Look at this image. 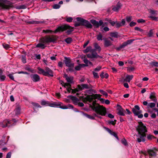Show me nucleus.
I'll list each match as a JSON object with an SVG mask.
<instances>
[{
    "mask_svg": "<svg viewBox=\"0 0 158 158\" xmlns=\"http://www.w3.org/2000/svg\"><path fill=\"white\" fill-rule=\"evenodd\" d=\"M96 101H93L92 102V104L90 105L89 106L97 114L102 116H105L106 113V110L105 108L98 104L96 106Z\"/></svg>",
    "mask_w": 158,
    "mask_h": 158,
    "instance_id": "obj_1",
    "label": "nucleus"
},
{
    "mask_svg": "<svg viewBox=\"0 0 158 158\" xmlns=\"http://www.w3.org/2000/svg\"><path fill=\"white\" fill-rule=\"evenodd\" d=\"M89 52H91L87 54V56L89 58H102V57L98 55L97 53L96 52H95V49H93L92 47L91 46L87 47L86 49L84 50V53H87Z\"/></svg>",
    "mask_w": 158,
    "mask_h": 158,
    "instance_id": "obj_2",
    "label": "nucleus"
},
{
    "mask_svg": "<svg viewBox=\"0 0 158 158\" xmlns=\"http://www.w3.org/2000/svg\"><path fill=\"white\" fill-rule=\"evenodd\" d=\"M76 19L78 22L80 23H74L75 27H77L80 25H82L85 26L88 28H91L92 27V24L88 21L79 17H77Z\"/></svg>",
    "mask_w": 158,
    "mask_h": 158,
    "instance_id": "obj_3",
    "label": "nucleus"
},
{
    "mask_svg": "<svg viewBox=\"0 0 158 158\" xmlns=\"http://www.w3.org/2000/svg\"><path fill=\"white\" fill-rule=\"evenodd\" d=\"M37 69L39 74H42L46 76H53L52 71L48 67H46L45 70L39 67L37 68Z\"/></svg>",
    "mask_w": 158,
    "mask_h": 158,
    "instance_id": "obj_4",
    "label": "nucleus"
},
{
    "mask_svg": "<svg viewBox=\"0 0 158 158\" xmlns=\"http://www.w3.org/2000/svg\"><path fill=\"white\" fill-rule=\"evenodd\" d=\"M66 30H67L66 32V33L68 35H70L73 31L74 29L73 27H72L69 26L67 25L61 26L59 27L54 31V32L56 33L59 31H63Z\"/></svg>",
    "mask_w": 158,
    "mask_h": 158,
    "instance_id": "obj_5",
    "label": "nucleus"
},
{
    "mask_svg": "<svg viewBox=\"0 0 158 158\" xmlns=\"http://www.w3.org/2000/svg\"><path fill=\"white\" fill-rule=\"evenodd\" d=\"M18 121V120L15 118L12 119L11 120L5 119L0 124V126L3 128H4L6 127H9L11 126H15L16 124V123Z\"/></svg>",
    "mask_w": 158,
    "mask_h": 158,
    "instance_id": "obj_6",
    "label": "nucleus"
},
{
    "mask_svg": "<svg viewBox=\"0 0 158 158\" xmlns=\"http://www.w3.org/2000/svg\"><path fill=\"white\" fill-rule=\"evenodd\" d=\"M41 41L44 44L54 43L56 40V38L54 35H46L40 39Z\"/></svg>",
    "mask_w": 158,
    "mask_h": 158,
    "instance_id": "obj_7",
    "label": "nucleus"
},
{
    "mask_svg": "<svg viewBox=\"0 0 158 158\" xmlns=\"http://www.w3.org/2000/svg\"><path fill=\"white\" fill-rule=\"evenodd\" d=\"M41 104L42 106H49L54 107H58L60 105L59 102H51L48 101H46L44 100H42L41 102Z\"/></svg>",
    "mask_w": 158,
    "mask_h": 158,
    "instance_id": "obj_8",
    "label": "nucleus"
},
{
    "mask_svg": "<svg viewBox=\"0 0 158 158\" xmlns=\"http://www.w3.org/2000/svg\"><path fill=\"white\" fill-rule=\"evenodd\" d=\"M64 60L65 65L69 68L68 70L70 72L74 71V63L71 62V60L69 57H65Z\"/></svg>",
    "mask_w": 158,
    "mask_h": 158,
    "instance_id": "obj_9",
    "label": "nucleus"
},
{
    "mask_svg": "<svg viewBox=\"0 0 158 158\" xmlns=\"http://www.w3.org/2000/svg\"><path fill=\"white\" fill-rule=\"evenodd\" d=\"M136 129L138 131V134H146L148 131L146 126L143 124L142 122H139V125L137 126Z\"/></svg>",
    "mask_w": 158,
    "mask_h": 158,
    "instance_id": "obj_10",
    "label": "nucleus"
},
{
    "mask_svg": "<svg viewBox=\"0 0 158 158\" xmlns=\"http://www.w3.org/2000/svg\"><path fill=\"white\" fill-rule=\"evenodd\" d=\"M132 111L135 115L137 116L138 118H142L143 117V115L141 114L142 111L140 110V107L138 106H135L134 108L132 109Z\"/></svg>",
    "mask_w": 158,
    "mask_h": 158,
    "instance_id": "obj_11",
    "label": "nucleus"
},
{
    "mask_svg": "<svg viewBox=\"0 0 158 158\" xmlns=\"http://www.w3.org/2000/svg\"><path fill=\"white\" fill-rule=\"evenodd\" d=\"M12 3L10 1L6 0H0V7L6 9H9L11 6Z\"/></svg>",
    "mask_w": 158,
    "mask_h": 158,
    "instance_id": "obj_12",
    "label": "nucleus"
},
{
    "mask_svg": "<svg viewBox=\"0 0 158 158\" xmlns=\"http://www.w3.org/2000/svg\"><path fill=\"white\" fill-rule=\"evenodd\" d=\"M91 22L96 28L98 27L99 26H101L103 23V22L102 20H100L98 22L95 20H91Z\"/></svg>",
    "mask_w": 158,
    "mask_h": 158,
    "instance_id": "obj_13",
    "label": "nucleus"
},
{
    "mask_svg": "<svg viewBox=\"0 0 158 158\" xmlns=\"http://www.w3.org/2000/svg\"><path fill=\"white\" fill-rule=\"evenodd\" d=\"M30 77L34 82H38L40 79V76L37 74H31L30 75Z\"/></svg>",
    "mask_w": 158,
    "mask_h": 158,
    "instance_id": "obj_14",
    "label": "nucleus"
},
{
    "mask_svg": "<svg viewBox=\"0 0 158 158\" xmlns=\"http://www.w3.org/2000/svg\"><path fill=\"white\" fill-rule=\"evenodd\" d=\"M20 108L19 106H18L15 110L14 112L11 113L12 115V117H15L16 116H17L20 114Z\"/></svg>",
    "mask_w": 158,
    "mask_h": 158,
    "instance_id": "obj_15",
    "label": "nucleus"
},
{
    "mask_svg": "<svg viewBox=\"0 0 158 158\" xmlns=\"http://www.w3.org/2000/svg\"><path fill=\"white\" fill-rule=\"evenodd\" d=\"M140 135L139 138H137V140L139 143L141 142H144L145 141V137L146 136V134L144 133L139 134Z\"/></svg>",
    "mask_w": 158,
    "mask_h": 158,
    "instance_id": "obj_16",
    "label": "nucleus"
},
{
    "mask_svg": "<svg viewBox=\"0 0 158 158\" xmlns=\"http://www.w3.org/2000/svg\"><path fill=\"white\" fill-rule=\"evenodd\" d=\"M105 129L107 131L110 135L114 136L117 139H119L117 134L114 131H113L109 128L106 127H104Z\"/></svg>",
    "mask_w": 158,
    "mask_h": 158,
    "instance_id": "obj_17",
    "label": "nucleus"
},
{
    "mask_svg": "<svg viewBox=\"0 0 158 158\" xmlns=\"http://www.w3.org/2000/svg\"><path fill=\"white\" fill-rule=\"evenodd\" d=\"M92 98H93V100L94 99H95L97 98H98L99 100L101 102H103L105 100V99L102 98H101V95L99 94H93L91 95Z\"/></svg>",
    "mask_w": 158,
    "mask_h": 158,
    "instance_id": "obj_18",
    "label": "nucleus"
},
{
    "mask_svg": "<svg viewBox=\"0 0 158 158\" xmlns=\"http://www.w3.org/2000/svg\"><path fill=\"white\" fill-rule=\"evenodd\" d=\"M89 85L90 84H82L81 85H78V87L80 90H82L85 89H89V88L91 87H89Z\"/></svg>",
    "mask_w": 158,
    "mask_h": 158,
    "instance_id": "obj_19",
    "label": "nucleus"
},
{
    "mask_svg": "<svg viewBox=\"0 0 158 158\" xmlns=\"http://www.w3.org/2000/svg\"><path fill=\"white\" fill-rule=\"evenodd\" d=\"M64 78H65V79L67 81V82L69 83L72 84L73 83V77H69L68 75L66 74H65L64 75Z\"/></svg>",
    "mask_w": 158,
    "mask_h": 158,
    "instance_id": "obj_20",
    "label": "nucleus"
},
{
    "mask_svg": "<svg viewBox=\"0 0 158 158\" xmlns=\"http://www.w3.org/2000/svg\"><path fill=\"white\" fill-rule=\"evenodd\" d=\"M103 40L104 42V45L105 47H107L112 45V43L110 40H108L107 38H105Z\"/></svg>",
    "mask_w": 158,
    "mask_h": 158,
    "instance_id": "obj_21",
    "label": "nucleus"
},
{
    "mask_svg": "<svg viewBox=\"0 0 158 158\" xmlns=\"http://www.w3.org/2000/svg\"><path fill=\"white\" fill-rule=\"evenodd\" d=\"M26 23L29 24H38L44 23V21H28L26 20L25 21Z\"/></svg>",
    "mask_w": 158,
    "mask_h": 158,
    "instance_id": "obj_22",
    "label": "nucleus"
},
{
    "mask_svg": "<svg viewBox=\"0 0 158 158\" xmlns=\"http://www.w3.org/2000/svg\"><path fill=\"white\" fill-rule=\"evenodd\" d=\"M122 6L120 3L118 2L116 5L112 8V10L114 11L117 12L121 8Z\"/></svg>",
    "mask_w": 158,
    "mask_h": 158,
    "instance_id": "obj_23",
    "label": "nucleus"
},
{
    "mask_svg": "<svg viewBox=\"0 0 158 158\" xmlns=\"http://www.w3.org/2000/svg\"><path fill=\"white\" fill-rule=\"evenodd\" d=\"M59 102L60 103V105L58 107L61 109H73V106L70 104H69L67 106H61V103L60 102Z\"/></svg>",
    "mask_w": 158,
    "mask_h": 158,
    "instance_id": "obj_24",
    "label": "nucleus"
},
{
    "mask_svg": "<svg viewBox=\"0 0 158 158\" xmlns=\"http://www.w3.org/2000/svg\"><path fill=\"white\" fill-rule=\"evenodd\" d=\"M6 76L3 73V71L2 69H0V80L1 81H4L6 78Z\"/></svg>",
    "mask_w": 158,
    "mask_h": 158,
    "instance_id": "obj_25",
    "label": "nucleus"
},
{
    "mask_svg": "<svg viewBox=\"0 0 158 158\" xmlns=\"http://www.w3.org/2000/svg\"><path fill=\"white\" fill-rule=\"evenodd\" d=\"M93 45L94 48V49H95V52H96V51H98V52L99 53L101 50V47L97 43H94L93 44Z\"/></svg>",
    "mask_w": 158,
    "mask_h": 158,
    "instance_id": "obj_26",
    "label": "nucleus"
},
{
    "mask_svg": "<svg viewBox=\"0 0 158 158\" xmlns=\"http://www.w3.org/2000/svg\"><path fill=\"white\" fill-rule=\"evenodd\" d=\"M118 112L117 114L118 115L123 116H124L125 115V111L121 107L120 108L118 109Z\"/></svg>",
    "mask_w": 158,
    "mask_h": 158,
    "instance_id": "obj_27",
    "label": "nucleus"
},
{
    "mask_svg": "<svg viewBox=\"0 0 158 158\" xmlns=\"http://www.w3.org/2000/svg\"><path fill=\"white\" fill-rule=\"evenodd\" d=\"M93 100V98H92L91 95H87L84 99V101H88L89 102H91Z\"/></svg>",
    "mask_w": 158,
    "mask_h": 158,
    "instance_id": "obj_28",
    "label": "nucleus"
},
{
    "mask_svg": "<svg viewBox=\"0 0 158 158\" xmlns=\"http://www.w3.org/2000/svg\"><path fill=\"white\" fill-rule=\"evenodd\" d=\"M69 97H71V98L75 104L77 105L78 104L79 101V100L78 98L75 96H70Z\"/></svg>",
    "mask_w": 158,
    "mask_h": 158,
    "instance_id": "obj_29",
    "label": "nucleus"
},
{
    "mask_svg": "<svg viewBox=\"0 0 158 158\" xmlns=\"http://www.w3.org/2000/svg\"><path fill=\"white\" fill-rule=\"evenodd\" d=\"M83 61L85 64V66H88L89 65H93V64L92 63L88 60L86 58H84Z\"/></svg>",
    "mask_w": 158,
    "mask_h": 158,
    "instance_id": "obj_30",
    "label": "nucleus"
},
{
    "mask_svg": "<svg viewBox=\"0 0 158 158\" xmlns=\"http://www.w3.org/2000/svg\"><path fill=\"white\" fill-rule=\"evenodd\" d=\"M149 98L154 102H156L157 101V99L156 98L155 94L154 93H151Z\"/></svg>",
    "mask_w": 158,
    "mask_h": 158,
    "instance_id": "obj_31",
    "label": "nucleus"
},
{
    "mask_svg": "<svg viewBox=\"0 0 158 158\" xmlns=\"http://www.w3.org/2000/svg\"><path fill=\"white\" fill-rule=\"evenodd\" d=\"M127 46L126 43L125 42L123 43L119 47L116 48L115 49L117 51H119L121 49L124 48Z\"/></svg>",
    "mask_w": 158,
    "mask_h": 158,
    "instance_id": "obj_32",
    "label": "nucleus"
},
{
    "mask_svg": "<svg viewBox=\"0 0 158 158\" xmlns=\"http://www.w3.org/2000/svg\"><path fill=\"white\" fill-rule=\"evenodd\" d=\"M133 76L131 75H127L126 76L125 79H124L125 81H126L129 82L133 78Z\"/></svg>",
    "mask_w": 158,
    "mask_h": 158,
    "instance_id": "obj_33",
    "label": "nucleus"
},
{
    "mask_svg": "<svg viewBox=\"0 0 158 158\" xmlns=\"http://www.w3.org/2000/svg\"><path fill=\"white\" fill-rule=\"evenodd\" d=\"M5 136H3L2 137V139L0 140V145L1 146H3L6 143L5 141Z\"/></svg>",
    "mask_w": 158,
    "mask_h": 158,
    "instance_id": "obj_34",
    "label": "nucleus"
},
{
    "mask_svg": "<svg viewBox=\"0 0 158 158\" xmlns=\"http://www.w3.org/2000/svg\"><path fill=\"white\" fill-rule=\"evenodd\" d=\"M148 154L150 156H154L156 155V153L153 150L149 149L148 151Z\"/></svg>",
    "mask_w": 158,
    "mask_h": 158,
    "instance_id": "obj_35",
    "label": "nucleus"
},
{
    "mask_svg": "<svg viewBox=\"0 0 158 158\" xmlns=\"http://www.w3.org/2000/svg\"><path fill=\"white\" fill-rule=\"evenodd\" d=\"M110 36L112 37L118 38V33L117 32H110Z\"/></svg>",
    "mask_w": 158,
    "mask_h": 158,
    "instance_id": "obj_36",
    "label": "nucleus"
},
{
    "mask_svg": "<svg viewBox=\"0 0 158 158\" xmlns=\"http://www.w3.org/2000/svg\"><path fill=\"white\" fill-rule=\"evenodd\" d=\"M147 138L148 140H151L153 139H156V137L150 134H149L147 135Z\"/></svg>",
    "mask_w": 158,
    "mask_h": 158,
    "instance_id": "obj_37",
    "label": "nucleus"
},
{
    "mask_svg": "<svg viewBox=\"0 0 158 158\" xmlns=\"http://www.w3.org/2000/svg\"><path fill=\"white\" fill-rule=\"evenodd\" d=\"M91 87L89 88V90L88 91L89 92H92V93H94L95 94L97 93V91L96 90L92 89V88H94L93 86L91 85L90 84V85L89 87Z\"/></svg>",
    "mask_w": 158,
    "mask_h": 158,
    "instance_id": "obj_38",
    "label": "nucleus"
},
{
    "mask_svg": "<svg viewBox=\"0 0 158 158\" xmlns=\"http://www.w3.org/2000/svg\"><path fill=\"white\" fill-rule=\"evenodd\" d=\"M83 114L84 116H86L87 118L91 119L94 120L95 119V117L94 116H92L89 115L86 113H84Z\"/></svg>",
    "mask_w": 158,
    "mask_h": 158,
    "instance_id": "obj_39",
    "label": "nucleus"
},
{
    "mask_svg": "<svg viewBox=\"0 0 158 158\" xmlns=\"http://www.w3.org/2000/svg\"><path fill=\"white\" fill-rule=\"evenodd\" d=\"M116 120L114 119V121L113 120H108L107 121V122L108 124L109 125H112L114 126L116 123Z\"/></svg>",
    "mask_w": 158,
    "mask_h": 158,
    "instance_id": "obj_40",
    "label": "nucleus"
},
{
    "mask_svg": "<svg viewBox=\"0 0 158 158\" xmlns=\"http://www.w3.org/2000/svg\"><path fill=\"white\" fill-rule=\"evenodd\" d=\"M36 47L38 48H41L42 49H44L46 47V46H45L44 44L42 43H40L37 44Z\"/></svg>",
    "mask_w": 158,
    "mask_h": 158,
    "instance_id": "obj_41",
    "label": "nucleus"
},
{
    "mask_svg": "<svg viewBox=\"0 0 158 158\" xmlns=\"http://www.w3.org/2000/svg\"><path fill=\"white\" fill-rule=\"evenodd\" d=\"M157 11L156 10H153L150 9L149 10V13L151 15H157Z\"/></svg>",
    "mask_w": 158,
    "mask_h": 158,
    "instance_id": "obj_42",
    "label": "nucleus"
},
{
    "mask_svg": "<svg viewBox=\"0 0 158 158\" xmlns=\"http://www.w3.org/2000/svg\"><path fill=\"white\" fill-rule=\"evenodd\" d=\"M80 91H81V90H80V89L78 88V85L77 86V88L75 89H72V91H71V92L72 93L75 94L77 92H78Z\"/></svg>",
    "mask_w": 158,
    "mask_h": 158,
    "instance_id": "obj_43",
    "label": "nucleus"
},
{
    "mask_svg": "<svg viewBox=\"0 0 158 158\" xmlns=\"http://www.w3.org/2000/svg\"><path fill=\"white\" fill-rule=\"evenodd\" d=\"M65 41L67 44H70L73 41V40L71 38L69 37L65 39Z\"/></svg>",
    "mask_w": 158,
    "mask_h": 158,
    "instance_id": "obj_44",
    "label": "nucleus"
},
{
    "mask_svg": "<svg viewBox=\"0 0 158 158\" xmlns=\"http://www.w3.org/2000/svg\"><path fill=\"white\" fill-rule=\"evenodd\" d=\"M99 91L103 95H104L106 97L108 96V94L106 92L102 89L99 90Z\"/></svg>",
    "mask_w": 158,
    "mask_h": 158,
    "instance_id": "obj_45",
    "label": "nucleus"
},
{
    "mask_svg": "<svg viewBox=\"0 0 158 158\" xmlns=\"http://www.w3.org/2000/svg\"><path fill=\"white\" fill-rule=\"evenodd\" d=\"M156 104L154 103L151 102L148 104V107H150L151 108L154 107L155 106Z\"/></svg>",
    "mask_w": 158,
    "mask_h": 158,
    "instance_id": "obj_46",
    "label": "nucleus"
},
{
    "mask_svg": "<svg viewBox=\"0 0 158 158\" xmlns=\"http://www.w3.org/2000/svg\"><path fill=\"white\" fill-rule=\"evenodd\" d=\"M31 104L34 106L38 108H41V106L38 103L34 102H32Z\"/></svg>",
    "mask_w": 158,
    "mask_h": 158,
    "instance_id": "obj_47",
    "label": "nucleus"
},
{
    "mask_svg": "<svg viewBox=\"0 0 158 158\" xmlns=\"http://www.w3.org/2000/svg\"><path fill=\"white\" fill-rule=\"evenodd\" d=\"M21 60L23 63H25L26 62V57L25 56L22 55Z\"/></svg>",
    "mask_w": 158,
    "mask_h": 158,
    "instance_id": "obj_48",
    "label": "nucleus"
},
{
    "mask_svg": "<svg viewBox=\"0 0 158 158\" xmlns=\"http://www.w3.org/2000/svg\"><path fill=\"white\" fill-rule=\"evenodd\" d=\"M102 35L100 33L97 35V39L98 41L102 40Z\"/></svg>",
    "mask_w": 158,
    "mask_h": 158,
    "instance_id": "obj_49",
    "label": "nucleus"
},
{
    "mask_svg": "<svg viewBox=\"0 0 158 158\" xmlns=\"http://www.w3.org/2000/svg\"><path fill=\"white\" fill-rule=\"evenodd\" d=\"M2 46L6 50L9 48L10 47V45L9 44L6 43L3 44Z\"/></svg>",
    "mask_w": 158,
    "mask_h": 158,
    "instance_id": "obj_50",
    "label": "nucleus"
},
{
    "mask_svg": "<svg viewBox=\"0 0 158 158\" xmlns=\"http://www.w3.org/2000/svg\"><path fill=\"white\" fill-rule=\"evenodd\" d=\"M151 65L152 66L158 67V62L152 61L151 63Z\"/></svg>",
    "mask_w": 158,
    "mask_h": 158,
    "instance_id": "obj_51",
    "label": "nucleus"
},
{
    "mask_svg": "<svg viewBox=\"0 0 158 158\" xmlns=\"http://www.w3.org/2000/svg\"><path fill=\"white\" fill-rule=\"evenodd\" d=\"M43 33H51L53 32V31L52 30H43Z\"/></svg>",
    "mask_w": 158,
    "mask_h": 158,
    "instance_id": "obj_52",
    "label": "nucleus"
},
{
    "mask_svg": "<svg viewBox=\"0 0 158 158\" xmlns=\"http://www.w3.org/2000/svg\"><path fill=\"white\" fill-rule=\"evenodd\" d=\"M60 7V5L58 4H55L53 6V8L55 9H59Z\"/></svg>",
    "mask_w": 158,
    "mask_h": 158,
    "instance_id": "obj_53",
    "label": "nucleus"
},
{
    "mask_svg": "<svg viewBox=\"0 0 158 158\" xmlns=\"http://www.w3.org/2000/svg\"><path fill=\"white\" fill-rule=\"evenodd\" d=\"M25 69L29 72H30L32 73L33 72V70L28 66H26L25 67Z\"/></svg>",
    "mask_w": 158,
    "mask_h": 158,
    "instance_id": "obj_54",
    "label": "nucleus"
},
{
    "mask_svg": "<svg viewBox=\"0 0 158 158\" xmlns=\"http://www.w3.org/2000/svg\"><path fill=\"white\" fill-rule=\"evenodd\" d=\"M121 143L123 144L125 146L127 145V141L125 139H123L121 140Z\"/></svg>",
    "mask_w": 158,
    "mask_h": 158,
    "instance_id": "obj_55",
    "label": "nucleus"
},
{
    "mask_svg": "<svg viewBox=\"0 0 158 158\" xmlns=\"http://www.w3.org/2000/svg\"><path fill=\"white\" fill-rule=\"evenodd\" d=\"M149 17L152 20H155V21H157V19L158 18V17H155V16H152L151 15Z\"/></svg>",
    "mask_w": 158,
    "mask_h": 158,
    "instance_id": "obj_56",
    "label": "nucleus"
},
{
    "mask_svg": "<svg viewBox=\"0 0 158 158\" xmlns=\"http://www.w3.org/2000/svg\"><path fill=\"white\" fill-rule=\"evenodd\" d=\"M134 40H127V41L125 42V43H126V44L127 45L128 44H131L133 41H134Z\"/></svg>",
    "mask_w": 158,
    "mask_h": 158,
    "instance_id": "obj_57",
    "label": "nucleus"
},
{
    "mask_svg": "<svg viewBox=\"0 0 158 158\" xmlns=\"http://www.w3.org/2000/svg\"><path fill=\"white\" fill-rule=\"evenodd\" d=\"M73 20V19L72 18L69 17L66 18V20L68 22L70 23Z\"/></svg>",
    "mask_w": 158,
    "mask_h": 158,
    "instance_id": "obj_58",
    "label": "nucleus"
},
{
    "mask_svg": "<svg viewBox=\"0 0 158 158\" xmlns=\"http://www.w3.org/2000/svg\"><path fill=\"white\" fill-rule=\"evenodd\" d=\"M148 36L149 37H152L153 36V32L152 29H151L150 30L149 33H148Z\"/></svg>",
    "mask_w": 158,
    "mask_h": 158,
    "instance_id": "obj_59",
    "label": "nucleus"
},
{
    "mask_svg": "<svg viewBox=\"0 0 158 158\" xmlns=\"http://www.w3.org/2000/svg\"><path fill=\"white\" fill-rule=\"evenodd\" d=\"M93 73L94 76V77L96 78H99V76L98 75V73H96L94 72H93Z\"/></svg>",
    "mask_w": 158,
    "mask_h": 158,
    "instance_id": "obj_60",
    "label": "nucleus"
},
{
    "mask_svg": "<svg viewBox=\"0 0 158 158\" xmlns=\"http://www.w3.org/2000/svg\"><path fill=\"white\" fill-rule=\"evenodd\" d=\"M116 27L117 28H118L122 26L121 23L120 22H116Z\"/></svg>",
    "mask_w": 158,
    "mask_h": 158,
    "instance_id": "obj_61",
    "label": "nucleus"
},
{
    "mask_svg": "<svg viewBox=\"0 0 158 158\" xmlns=\"http://www.w3.org/2000/svg\"><path fill=\"white\" fill-rule=\"evenodd\" d=\"M131 16H127L126 18V21L129 23L130 22L131 20Z\"/></svg>",
    "mask_w": 158,
    "mask_h": 158,
    "instance_id": "obj_62",
    "label": "nucleus"
},
{
    "mask_svg": "<svg viewBox=\"0 0 158 158\" xmlns=\"http://www.w3.org/2000/svg\"><path fill=\"white\" fill-rule=\"evenodd\" d=\"M7 76L9 77V78L13 80H14V77L13 75L11 74H9L7 75Z\"/></svg>",
    "mask_w": 158,
    "mask_h": 158,
    "instance_id": "obj_63",
    "label": "nucleus"
},
{
    "mask_svg": "<svg viewBox=\"0 0 158 158\" xmlns=\"http://www.w3.org/2000/svg\"><path fill=\"white\" fill-rule=\"evenodd\" d=\"M137 22L138 23H144L145 22V21L142 19H138Z\"/></svg>",
    "mask_w": 158,
    "mask_h": 158,
    "instance_id": "obj_64",
    "label": "nucleus"
}]
</instances>
